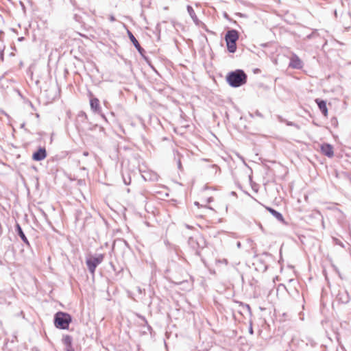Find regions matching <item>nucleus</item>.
<instances>
[{
    "mask_svg": "<svg viewBox=\"0 0 351 351\" xmlns=\"http://www.w3.org/2000/svg\"><path fill=\"white\" fill-rule=\"evenodd\" d=\"M227 82L232 87H239L247 82V75L243 70H236L229 73L226 77Z\"/></svg>",
    "mask_w": 351,
    "mask_h": 351,
    "instance_id": "obj_1",
    "label": "nucleus"
},
{
    "mask_svg": "<svg viewBox=\"0 0 351 351\" xmlns=\"http://www.w3.org/2000/svg\"><path fill=\"white\" fill-rule=\"evenodd\" d=\"M71 321V316L66 313L60 311L54 315V325L57 328L68 329Z\"/></svg>",
    "mask_w": 351,
    "mask_h": 351,
    "instance_id": "obj_2",
    "label": "nucleus"
},
{
    "mask_svg": "<svg viewBox=\"0 0 351 351\" xmlns=\"http://www.w3.org/2000/svg\"><path fill=\"white\" fill-rule=\"evenodd\" d=\"M239 39V33L235 29L228 30L225 36L227 48L229 52L234 53L237 50V40Z\"/></svg>",
    "mask_w": 351,
    "mask_h": 351,
    "instance_id": "obj_3",
    "label": "nucleus"
},
{
    "mask_svg": "<svg viewBox=\"0 0 351 351\" xmlns=\"http://www.w3.org/2000/svg\"><path fill=\"white\" fill-rule=\"evenodd\" d=\"M104 255L103 254H98L95 256H90L88 258H86V263L88 267V271L90 274H94L96 267L101 263V262L104 260Z\"/></svg>",
    "mask_w": 351,
    "mask_h": 351,
    "instance_id": "obj_4",
    "label": "nucleus"
},
{
    "mask_svg": "<svg viewBox=\"0 0 351 351\" xmlns=\"http://www.w3.org/2000/svg\"><path fill=\"white\" fill-rule=\"evenodd\" d=\"M189 247L195 252V254L199 253V250L203 248L205 245V241L203 238L199 235L191 237L188 240Z\"/></svg>",
    "mask_w": 351,
    "mask_h": 351,
    "instance_id": "obj_5",
    "label": "nucleus"
},
{
    "mask_svg": "<svg viewBox=\"0 0 351 351\" xmlns=\"http://www.w3.org/2000/svg\"><path fill=\"white\" fill-rule=\"evenodd\" d=\"M289 66L292 69H300L303 67V62L296 54H293L290 58Z\"/></svg>",
    "mask_w": 351,
    "mask_h": 351,
    "instance_id": "obj_6",
    "label": "nucleus"
},
{
    "mask_svg": "<svg viewBox=\"0 0 351 351\" xmlns=\"http://www.w3.org/2000/svg\"><path fill=\"white\" fill-rule=\"evenodd\" d=\"M322 153L328 158L334 156L333 147L328 143H323L320 146Z\"/></svg>",
    "mask_w": 351,
    "mask_h": 351,
    "instance_id": "obj_7",
    "label": "nucleus"
},
{
    "mask_svg": "<svg viewBox=\"0 0 351 351\" xmlns=\"http://www.w3.org/2000/svg\"><path fill=\"white\" fill-rule=\"evenodd\" d=\"M47 157L46 149L44 147H40L32 155L33 160L36 161H41Z\"/></svg>",
    "mask_w": 351,
    "mask_h": 351,
    "instance_id": "obj_8",
    "label": "nucleus"
},
{
    "mask_svg": "<svg viewBox=\"0 0 351 351\" xmlns=\"http://www.w3.org/2000/svg\"><path fill=\"white\" fill-rule=\"evenodd\" d=\"M90 106L91 110L96 113L101 114V108L100 107L99 104V100L96 98H92L90 100Z\"/></svg>",
    "mask_w": 351,
    "mask_h": 351,
    "instance_id": "obj_9",
    "label": "nucleus"
},
{
    "mask_svg": "<svg viewBox=\"0 0 351 351\" xmlns=\"http://www.w3.org/2000/svg\"><path fill=\"white\" fill-rule=\"evenodd\" d=\"M128 34L129 36V38L130 41L132 43V44L134 45L137 51L141 54H143V52H145V50L141 47L140 44L138 43L136 38L134 37V36L132 34V33L130 31H128Z\"/></svg>",
    "mask_w": 351,
    "mask_h": 351,
    "instance_id": "obj_10",
    "label": "nucleus"
},
{
    "mask_svg": "<svg viewBox=\"0 0 351 351\" xmlns=\"http://www.w3.org/2000/svg\"><path fill=\"white\" fill-rule=\"evenodd\" d=\"M337 299L342 304H347L350 301V295L346 291H339Z\"/></svg>",
    "mask_w": 351,
    "mask_h": 351,
    "instance_id": "obj_11",
    "label": "nucleus"
},
{
    "mask_svg": "<svg viewBox=\"0 0 351 351\" xmlns=\"http://www.w3.org/2000/svg\"><path fill=\"white\" fill-rule=\"evenodd\" d=\"M142 177L145 181H157L158 179V176L154 172H149V171H144L142 173Z\"/></svg>",
    "mask_w": 351,
    "mask_h": 351,
    "instance_id": "obj_12",
    "label": "nucleus"
},
{
    "mask_svg": "<svg viewBox=\"0 0 351 351\" xmlns=\"http://www.w3.org/2000/svg\"><path fill=\"white\" fill-rule=\"evenodd\" d=\"M315 102L317 103V104L320 111L322 112V114L326 117L328 115V108L326 106V102L325 101L319 99H316Z\"/></svg>",
    "mask_w": 351,
    "mask_h": 351,
    "instance_id": "obj_13",
    "label": "nucleus"
},
{
    "mask_svg": "<svg viewBox=\"0 0 351 351\" xmlns=\"http://www.w3.org/2000/svg\"><path fill=\"white\" fill-rule=\"evenodd\" d=\"M16 232H17L18 235L20 237L21 240L27 245L29 246L30 244L29 243V241L27 238L26 237L25 234H24L21 226L19 223H16Z\"/></svg>",
    "mask_w": 351,
    "mask_h": 351,
    "instance_id": "obj_14",
    "label": "nucleus"
},
{
    "mask_svg": "<svg viewBox=\"0 0 351 351\" xmlns=\"http://www.w3.org/2000/svg\"><path fill=\"white\" fill-rule=\"evenodd\" d=\"M187 11L190 16L191 17L193 22L195 23V25H198L200 23L199 21L193 8L191 5L187 6Z\"/></svg>",
    "mask_w": 351,
    "mask_h": 351,
    "instance_id": "obj_15",
    "label": "nucleus"
},
{
    "mask_svg": "<svg viewBox=\"0 0 351 351\" xmlns=\"http://www.w3.org/2000/svg\"><path fill=\"white\" fill-rule=\"evenodd\" d=\"M267 210L279 221H284L283 216H282V215L280 213H279L278 211H277V210H274V209H273L271 208H268Z\"/></svg>",
    "mask_w": 351,
    "mask_h": 351,
    "instance_id": "obj_16",
    "label": "nucleus"
},
{
    "mask_svg": "<svg viewBox=\"0 0 351 351\" xmlns=\"http://www.w3.org/2000/svg\"><path fill=\"white\" fill-rule=\"evenodd\" d=\"M72 337L70 335H65L63 337L62 342L65 346H71V344H72Z\"/></svg>",
    "mask_w": 351,
    "mask_h": 351,
    "instance_id": "obj_17",
    "label": "nucleus"
},
{
    "mask_svg": "<svg viewBox=\"0 0 351 351\" xmlns=\"http://www.w3.org/2000/svg\"><path fill=\"white\" fill-rule=\"evenodd\" d=\"M123 180L124 184H126V185H129L130 184V182H131V178L129 176L127 178H125L123 175Z\"/></svg>",
    "mask_w": 351,
    "mask_h": 351,
    "instance_id": "obj_18",
    "label": "nucleus"
},
{
    "mask_svg": "<svg viewBox=\"0 0 351 351\" xmlns=\"http://www.w3.org/2000/svg\"><path fill=\"white\" fill-rule=\"evenodd\" d=\"M217 262L219 263L225 264L226 265H228V260L226 258L217 260Z\"/></svg>",
    "mask_w": 351,
    "mask_h": 351,
    "instance_id": "obj_19",
    "label": "nucleus"
},
{
    "mask_svg": "<svg viewBox=\"0 0 351 351\" xmlns=\"http://www.w3.org/2000/svg\"><path fill=\"white\" fill-rule=\"evenodd\" d=\"M66 351H74V349L72 347V344L71 346H66Z\"/></svg>",
    "mask_w": 351,
    "mask_h": 351,
    "instance_id": "obj_20",
    "label": "nucleus"
},
{
    "mask_svg": "<svg viewBox=\"0 0 351 351\" xmlns=\"http://www.w3.org/2000/svg\"><path fill=\"white\" fill-rule=\"evenodd\" d=\"M287 125H291V126H295L297 128H299V126L298 125H296L295 123H293V122H288Z\"/></svg>",
    "mask_w": 351,
    "mask_h": 351,
    "instance_id": "obj_21",
    "label": "nucleus"
},
{
    "mask_svg": "<svg viewBox=\"0 0 351 351\" xmlns=\"http://www.w3.org/2000/svg\"><path fill=\"white\" fill-rule=\"evenodd\" d=\"M177 165H178V169L181 170L182 167L181 161L180 159H178V160L177 162Z\"/></svg>",
    "mask_w": 351,
    "mask_h": 351,
    "instance_id": "obj_22",
    "label": "nucleus"
},
{
    "mask_svg": "<svg viewBox=\"0 0 351 351\" xmlns=\"http://www.w3.org/2000/svg\"><path fill=\"white\" fill-rule=\"evenodd\" d=\"M244 306L247 308V310L250 312L251 308L249 304H245Z\"/></svg>",
    "mask_w": 351,
    "mask_h": 351,
    "instance_id": "obj_23",
    "label": "nucleus"
},
{
    "mask_svg": "<svg viewBox=\"0 0 351 351\" xmlns=\"http://www.w3.org/2000/svg\"><path fill=\"white\" fill-rule=\"evenodd\" d=\"M237 247H239V248H240V247H241V242H240V241H238V242L237 243Z\"/></svg>",
    "mask_w": 351,
    "mask_h": 351,
    "instance_id": "obj_24",
    "label": "nucleus"
},
{
    "mask_svg": "<svg viewBox=\"0 0 351 351\" xmlns=\"http://www.w3.org/2000/svg\"><path fill=\"white\" fill-rule=\"evenodd\" d=\"M83 155H84V156H88V152H84L83 153Z\"/></svg>",
    "mask_w": 351,
    "mask_h": 351,
    "instance_id": "obj_25",
    "label": "nucleus"
},
{
    "mask_svg": "<svg viewBox=\"0 0 351 351\" xmlns=\"http://www.w3.org/2000/svg\"><path fill=\"white\" fill-rule=\"evenodd\" d=\"M250 332L251 334H252V333H253V330H252V327H251V328H250Z\"/></svg>",
    "mask_w": 351,
    "mask_h": 351,
    "instance_id": "obj_26",
    "label": "nucleus"
},
{
    "mask_svg": "<svg viewBox=\"0 0 351 351\" xmlns=\"http://www.w3.org/2000/svg\"><path fill=\"white\" fill-rule=\"evenodd\" d=\"M110 20H111V21H114V18L113 16H111Z\"/></svg>",
    "mask_w": 351,
    "mask_h": 351,
    "instance_id": "obj_27",
    "label": "nucleus"
},
{
    "mask_svg": "<svg viewBox=\"0 0 351 351\" xmlns=\"http://www.w3.org/2000/svg\"><path fill=\"white\" fill-rule=\"evenodd\" d=\"M195 204L197 205V206H199V203L197 202H195Z\"/></svg>",
    "mask_w": 351,
    "mask_h": 351,
    "instance_id": "obj_28",
    "label": "nucleus"
}]
</instances>
